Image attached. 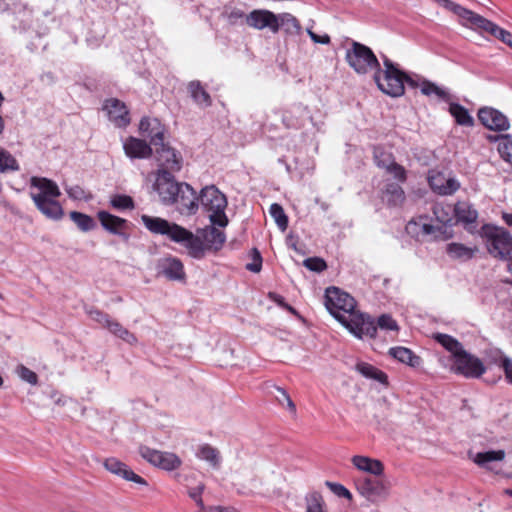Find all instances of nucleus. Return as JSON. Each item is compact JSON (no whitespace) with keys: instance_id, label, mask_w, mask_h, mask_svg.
I'll use <instances>...</instances> for the list:
<instances>
[{"instance_id":"f257e3e1","label":"nucleus","mask_w":512,"mask_h":512,"mask_svg":"<svg viewBox=\"0 0 512 512\" xmlns=\"http://www.w3.org/2000/svg\"><path fill=\"white\" fill-rule=\"evenodd\" d=\"M324 299L329 313L354 336L359 339L376 336L374 320L356 310V301L351 295L332 286L326 289Z\"/></svg>"},{"instance_id":"f03ea898","label":"nucleus","mask_w":512,"mask_h":512,"mask_svg":"<svg viewBox=\"0 0 512 512\" xmlns=\"http://www.w3.org/2000/svg\"><path fill=\"white\" fill-rule=\"evenodd\" d=\"M141 221L151 233L167 236L171 241L185 247L192 258L202 259L205 256V245L201 238L186 228L166 219L149 215H142Z\"/></svg>"},{"instance_id":"7ed1b4c3","label":"nucleus","mask_w":512,"mask_h":512,"mask_svg":"<svg viewBox=\"0 0 512 512\" xmlns=\"http://www.w3.org/2000/svg\"><path fill=\"white\" fill-rule=\"evenodd\" d=\"M434 1L446 10H449L457 15L463 25H466L475 30L486 32L512 48V34L509 31L502 29L492 21L451 0Z\"/></svg>"},{"instance_id":"20e7f679","label":"nucleus","mask_w":512,"mask_h":512,"mask_svg":"<svg viewBox=\"0 0 512 512\" xmlns=\"http://www.w3.org/2000/svg\"><path fill=\"white\" fill-rule=\"evenodd\" d=\"M198 203L209 213L211 224L225 227L228 218L225 214L227 198L215 185L205 186L201 189Z\"/></svg>"},{"instance_id":"39448f33","label":"nucleus","mask_w":512,"mask_h":512,"mask_svg":"<svg viewBox=\"0 0 512 512\" xmlns=\"http://www.w3.org/2000/svg\"><path fill=\"white\" fill-rule=\"evenodd\" d=\"M345 59L357 74L365 75L380 68V62L372 49L356 41H353L351 48L346 51Z\"/></svg>"},{"instance_id":"423d86ee","label":"nucleus","mask_w":512,"mask_h":512,"mask_svg":"<svg viewBox=\"0 0 512 512\" xmlns=\"http://www.w3.org/2000/svg\"><path fill=\"white\" fill-rule=\"evenodd\" d=\"M481 235L485 238L487 250L493 257L505 259L512 252V236L506 229L485 224Z\"/></svg>"},{"instance_id":"0eeeda50","label":"nucleus","mask_w":512,"mask_h":512,"mask_svg":"<svg viewBox=\"0 0 512 512\" xmlns=\"http://www.w3.org/2000/svg\"><path fill=\"white\" fill-rule=\"evenodd\" d=\"M358 493L371 503L387 499L390 492V483L382 476H361L355 480Z\"/></svg>"},{"instance_id":"6e6552de","label":"nucleus","mask_w":512,"mask_h":512,"mask_svg":"<svg viewBox=\"0 0 512 512\" xmlns=\"http://www.w3.org/2000/svg\"><path fill=\"white\" fill-rule=\"evenodd\" d=\"M405 72L399 67L382 70L381 67L375 71L373 79L377 87L386 95L400 97L404 94Z\"/></svg>"},{"instance_id":"1a4fd4ad","label":"nucleus","mask_w":512,"mask_h":512,"mask_svg":"<svg viewBox=\"0 0 512 512\" xmlns=\"http://www.w3.org/2000/svg\"><path fill=\"white\" fill-rule=\"evenodd\" d=\"M433 215L440 226L429 224L424 222L427 219L426 216H420L416 225L421 226V232L424 235H433L435 238H439L446 233L447 226H450L453 220V208L450 205H443L437 203L433 206Z\"/></svg>"},{"instance_id":"9d476101","label":"nucleus","mask_w":512,"mask_h":512,"mask_svg":"<svg viewBox=\"0 0 512 512\" xmlns=\"http://www.w3.org/2000/svg\"><path fill=\"white\" fill-rule=\"evenodd\" d=\"M180 185H182V183L175 180L172 172L165 169L157 170L153 188L158 193L160 200L164 205L174 204L176 201L175 196L179 193Z\"/></svg>"},{"instance_id":"9b49d317","label":"nucleus","mask_w":512,"mask_h":512,"mask_svg":"<svg viewBox=\"0 0 512 512\" xmlns=\"http://www.w3.org/2000/svg\"><path fill=\"white\" fill-rule=\"evenodd\" d=\"M452 370L465 378H479L486 372V367L481 359L464 349L453 359Z\"/></svg>"},{"instance_id":"f8f14e48","label":"nucleus","mask_w":512,"mask_h":512,"mask_svg":"<svg viewBox=\"0 0 512 512\" xmlns=\"http://www.w3.org/2000/svg\"><path fill=\"white\" fill-rule=\"evenodd\" d=\"M139 453L147 462L165 471L177 470L182 464V460L171 452H163L147 446H141Z\"/></svg>"},{"instance_id":"ddd939ff","label":"nucleus","mask_w":512,"mask_h":512,"mask_svg":"<svg viewBox=\"0 0 512 512\" xmlns=\"http://www.w3.org/2000/svg\"><path fill=\"white\" fill-rule=\"evenodd\" d=\"M155 147L159 169H165L169 172H178L182 168V156L179 151L171 147L164 139L160 143L152 144Z\"/></svg>"},{"instance_id":"4468645a","label":"nucleus","mask_w":512,"mask_h":512,"mask_svg":"<svg viewBox=\"0 0 512 512\" xmlns=\"http://www.w3.org/2000/svg\"><path fill=\"white\" fill-rule=\"evenodd\" d=\"M97 218L101 226L113 235L119 236L123 241L130 240L129 230L132 226L128 220L119 216L113 215L107 211L101 210L97 213Z\"/></svg>"},{"instance_id":"2eb2a0df","label":"nucleus","mask_w":512,"mask_h":512,"mask_svg":"<svg viewBox=\"0 0 512 512\" xmlns=\"http://www.w3.org/2000/svg\"><path fill=\"white\" fill-rule=\"evenodd\" d=\"M480 123L495 132H505L510 129V121L506 115L493 107H482L477 113Z\"/></svg>"},{"instance_id":"dca6fc26","label":"nucleus","mask_w":512,"mask_h":512,"mask_svg":"<svg viewBox=\"0 0 512 512\" xmlns=\"http://www.w3.org/2000/svg\"><path fill=\"white\" fill-rule=\"evenodd\" d=\"M177 210L183 215H194L199 208V196L197 197L196 191L187 183L180 185L179 193L175 196Z\"/></svg>"},{"instance_id":"f3484780","label":"nucleus","mask_w":512,"mask_h":512,"mask_svg":"<svg viewBox=\"0 0 512 512\" xmlns=\"http://www.w3.org/2000/svg\"><path fill=\"white\" fill-rule=\"evenodd\" d=\"M103 465L107 471L122 478L123 480L133 482L140 486H147V481L136 474L127 464L115 457H109L104 460Z\"/></svg>"},{"instance_id":"a211bd4d","label":"nucleus","mask_w":512,"mask_h":512,"mask_svg":"<svg viewBox=\"0 0 512 512\" xmlns=\"http://www.w3.org/2000/svg\"><path fill=\"white\" fill-rule=\"evenodd\" d=\"M248 26L263 30L268 28L272 33H278L277 14L266 9H255L246 16Z\"/></svg>"},{"instance_id":"6ab92c4d","label":"nucleus","mask_w":512,"mask_h":512,"mask_svg":"<svg viewBox=\"0 0 512 512\" xmlns=\"http://www.w3.org/2000/svg\"><path fill=\"white\" fill-rule=\"evenodd\" d=\"M103 110L107 112L109 120L117 127H126L130 123L129 111L125 103L117 98L106 99Z\"/></svg>"},{"instance_id":"aec40b11","label":"nucleus","mask_w":512,"mask_h":512,"mask_svg":"<svg viewBox=\"0 0 512 512\" xmlns=\"http://www.w3.org/2000/svg\"><path fill=\"white\" fill-rule=\"evenodd\" d=\"M159 273L172 281H184L186 274L181 260L176 257H166L158 263Z\"/></svg>"},{"instance_id":"412c9836","label":"nucleus","mask_w":512,"mask_h":512,"mask_svg":"<svg viewBox=\"0 0 512 512\" xmlns=\"http://www.w3.org/2000/svg\"><path fill=\"white\" fill-rule=\"evenodd\" d=\"M30 185L31 189L37 190L30 192L32 199L33 195H39L42 198H58L61 194L57 184L45 177H32Z\"/></svg>"},{"instance_id":"4be33fe9","label":"nucleus","mask_w":512,"mask_h":512,"mask_svg":"<svg viewBox=\"0 0 512 512\" xmlns=\"http://www.w3.org/2000/svg\"><path fill=\"white\" fill-rule=\"evenodd\" d=\"M428 182L431 189L439 195H452L460 188L456 179H446L441 173L429 176Z\"/></svg>"},{"instance_id":"5701e85b","label":"nucleus","mask_w":512,"mask_h":512,"mask_svg":"<svg viewBox=\"0 0 512 512\" xmlns=\"http://www.w3.org/2000/svg\"><path fill=\"white\" fill-rule=\"evenodd\" d=\"M123 148L129 158L145 159L153 153L151 146L145 140L135 137L126 139Z\"/></svg>"},{"instance_id":"b1692460","label":"nucleus","mask_w":512,"mask_h":512,"mask_svg":"<svg viewBox=\"0 0 512 512\" xmlns=\"http://www.w3.org/2000/svg\"><path fill=\"white\" fill-rule=\"evenodd\" d=\"M33 201L37 209L46 217L59 220L63 216V208L56 198H42L39 195H33Z\"/></svg>"},{"instance_id":"393cba45","label":"nucleus","mask_w":512,"mask_h":512,"mask_svg":"<svg viewBox=\"0 0 512 512\" xmlns=\"http://www.w3.org/2000/svg\"><path fill=\"white\" fill-rule=\"evenodd\" d=\"M457 221L463 223L467 230H471L478 218L477 210L468 202H457L453 208Z\"/></svg>"},{"instance_id":"a878e982","label":"nucleus","mask_w":512,"mask_h":512,"mask_svg":"<svg viewBox=\"0 0 512 512\" xmlns=\"http://www.w3.org/2000/svg\"><path fill=\"white\" fill-rule=\"evenodd\" d=\"M139 130L150 138L151 144L160 143L165 133V127L157 118H142L139 124Z\"/></svg>"},{"instance_id":"bb28decb","label":"nucleus","mask_w":512,"mask_h":512,"mask_svg":"<svg viewBox=\"0 0 512 512\" xmlns=\"http://www.w3.org/2000/svg\"><path fill=\"white\" fill-rule=\"evenodd\" d=\"M215 226L216 225L212 224V226L207 227L203 230V239H201V241L205 245V251H219L226 241L225 233L217 229Z\"/></svg>"},{"instance_id":"cd10ccee","label":"nucleus","mask_w":512,"mask_h":512,"mask_svg":"<svg viewBox=\"0 0 512 512\" xmlns=\"http://www.w3.org/2000/svg\"><path fill=\"white\" fill-rule=\"evenodd\" d=\"M278 32L282 30L286 36H298L302 32V26L299 20L291 13L277 14Z\"/></svg>"},{"instance_id":"c85d7f7f","label":"nucleus","mask_w":512,"mask_h":512,"mask_svg":"<svg viewBox=\"0 0 512 512\" xmlns=\"http://www.w3.org/2000/svg\"><path fill=\"white\" fill-rule=\"evenodd\" d=\"M187 90L193 102L200 108H207L212 105V98L199 80L190 81Z\"/></svg>"},{"instance_id":"c756f323","label":"nucleus","mask_w":512,"mask_h":512,"mask_svg":"<svg viewBox=\"0 0 512 512\" xmlns=\"http://www.w3.org/2000/svg\"><path fill=\"white\" fill-rule=\"evenodd\" d=\"M486 139L490 143H497V150L500 157L512 164V135L511 134H497L487 135Z\"/></svg>"},{"instance_id":"7c9ffc66","label":"nucleus","mask_w":512,"mask_h":512,"mask_svg":"<svg viewBox=\"0 0 512 512\" xmlns=\"http://www.w3.org/2000/svg\"><path fill=\"white\" fill-rule=\"evenodd\" d=\"M352 463L358 470L370 473L373 476L383 475L384 466L379 460L356 455L352 457Z\"/></svg>"},{"instance_id":"2f4dec72","label":"nucleus","mask_w":512,"mask_h":512,"mask_svg":"<svg viewBox=\"0 0 512 512\" xmlns=\"http://www.w3.org/2000/svg\"><path fill=\"white\" fill-rule=\"evenodd\" d=\"M196 457L200 460L206 461L209 465L218 469L221 466L222 457L217 448L211 446L210 444H202L198 447L196 451Z\"/></svg>"},{"instance_id":"473e14b6","label":"nucleus","mask_w":512,"mask_h":512,"mask_svg":"<svg viewBox=\"0 0 512 512\" xmlns=\"http://www.w3.org/2000/svg\"><path fill=\"white\" fill-rule=\"evenodd\" d=\"M383 199L389 206L401 205L405 200V193L398 183L387 182L383 190Z\"/></svg>"},{"instance_id":"72a5a7b5","label":"nucleus","mask_w":512,"mask_h":512,"mask_svg":"<svg viewBox=\"0 0 512 512\" xmlns=\"http://www.w3.org/2000/svg\"><path fill=\"white\" fill-rule=\"evenodd\" d=\"M389 355L397 359L399 362L407 364L414 368L418 367L421 363V358L415 355L412 350L406 347H392L389 350Z\"/></svg>"},{"instance_id":"f704fd0d","label":"nucleus","mask_w":512,"mask_h":512,"mask_svg":"<svg viewBox=\"0 0 512 512\" xmlns=\"http://www.w3.org/2000/svg\"><path fill=\"white\" fill-rule=\"evenodd\" d=\"M449 113L460 126L471 127L474 125V119L470 115L468 109L459 103L451 102L449 104Z\"/></svg>"},{"instance_id":"c9c22d12","label":"nucleus","mask_w":512,"mask_h":512,"mask_svg":"<svg viewBox=\"0 0 512 512\" xmlns=\"http://www.w3.org/2000/svg\"><path fill=\"white\" fill-rule=\"evenodd\" d=\"M505 457L503 450H490L485 452H478L472 456V460L480 467L490 469V464L496 461H502Z\"/></svg>"},{"instance_id":"e433bc0d","label":"nucleus","mask_w":512,"mask_h":512,"mask_svg":"<svg viewBox=\"0 0 512 512\" xmlns=\"http://www.w3.org/2000/svg\"><path fill=\"white\" fill-rule=\"evenodd\" d=\"M433 338L452 354L453 359L464 350L463 345L451 335L436 333Z\"/></svg>"},{"instance_id":"4c0bfd02","label":"nucleus","mask_w":512,"mask_h":512,"mask_svg":"<svg viewBox=\"0 0 512 512\" xmlns=\"http://www.w3.org/2000/svg\"><path fill=\"white\" fill-rule=\"evenodd\" d=\"M356 368H357V371L364 377L369 378V379H374L377 382L384 384V385L388 384L387 374L385 372H383L382 370L376 368L375 366H373L369 363L361 362V363L357 364Z\"/></svg>"},{"instance_id":"58836bf2","label":"nucleus","mask_w":512,"mask_h":512,"mask_svg":"<svg viewBox=\"0 0 512 512\" xmlns=\"http://www.w3.org/2000/svg\"><path fill=\"white\" fill-rule=\"evenodd\" d=\"M106 329H108L109 332L112 333L114 336L122 339L128 344L133 345L137 343L136 336L133 333H131L128 329L123 327L121 323L112 318L107 324Z\"/></svg>"},{"instance_id":"ea45409f","label":"nucleus","mask_w":512,"mask_h":512,"mask_svg":"<svg viewBox=\"0 0 512 512\" xmlns=\"http://www.w3.org/2000/svg\"><path fill=\"white\" fill-rule=\"evenodd\" d=\"M446 251L454 259L469 260L474 256L476 249L453 242L447 245Z\"/></svg>"},{"instance_id":"a19ab883","label":"nucleus","mask_w":512,"mask_h":512,"mask_svg":"<svg viewBox=\"0 0 512 512\" xmlns=\"http://www.w3.org/2000/svg\"><path fill=\"white\" fill-rule=\"evenodd\" d=\"M20 170L17 159L5 148L0 146V173H12Z\"/></svg>"},{"instance_id":"79ce46f5","label":"nucleus","mask_w":512,"mask_h":512,"mask_svg":"<svg viewBox=\"0 0 512 512\" xmlns=\"http://www.w3.org/2000/svg\"><path fill=\"white\" fill-rule=\"evenodd\" d=\"M69 216L82 232H89L97 226L95 220L87 214L78 211H71Z\"/></svg>"},{"instance_id":"37998d69","label":"nucleus","mask_w":512,"mask_h":512,"mask_svg":"<svg viewBox=\"0 0 512 512\" xmlns=\"http://www.w3.org/2000/svg\"><path fill=\"white\" fill-rule=\"evenodd\" d=\"M422 94L428 97L436 96L438 99L443 100L445 102H449L451 98L449 92L446 89L436 85L435 83L429 80L423 83Z\"/></svg>"},{"instance_id":"c03bdc74","label":"nucleus","mask_w":512,"mask_h":512,"mask_svg":"<svg viewBox=\"0 0 512 512\" xmlns=\"http://www.w3.org/2000/svg\"><path fill=\"white\" fill-rule=\"evenodd\" d=\"M374 161L377 167L386 169L395 162L393 154L386 151L382 146H375L373 149Z\"/></svg>"},{"instance_id":"a18cd8bd","label":"nucleus","mask_w":512,"mask_h":512,"mask_svg":"<svg viewBox=\"0 0 512 512\" xmlns=\"http://www.w3.org/2000/svg\"><path fill=\"white\" fill-rule=\"evenodd\" d=\"M271 217L276 222L278 228L283 232L288 227V217L285 214L283 207L278 203H273L269 209Z\"/></svg>"},{"instance_id":"49530a36","label":"nucleus","mask_w":512,"mask_h":512,"mask_svg":"<svg viewBox=\"0 0 512 512\" xmlns=\"http://www.w3.org/2000/svg\"><path fill=\"white\" fill-rule=\"evenodd\" d=\"M306 512H328L323 497L318 492H313L306 497Z\"/></svg>"},{"instance_id":"de8ad7c7","label":"nucleus","mask_w":512,"mask_h":512,"mask_svg":"<svg viewBox=\"0 0 512 512\" xmlns=\"http://www.w3.org/2000/svg\"><path fill=\"white\" fill-rule=\"evenodd\" d=\"M110 204L114 209L119 211L132 210L135 207L133 198L124 194L113 195Z\"/></svg>"},{"instance_id":"09e8293b","label":"nucleus","mask_w":512,"mask_h":512,"mask_svg":"<svg viewBox=\"0 0 512 512\" xmlns=\"http://www.w3.org/2000/svg\"><path fill=\"white\" fill-rule=\"evenodd\" d=\"M293 112L299 113L301 115H307L308 114L307 108L302 107V106H297L293 110L285 112V114L283 116V122L288 128H299L302 126V122L298 119H296L295 121L292 120Z\"/></svg>"},{"instance_id":"8fccbe9b","label":"nucleus","mask_w":512,"mask_h":512,"mask_svg":"<svg viewBox=\"0 0 512 512\" xmlns=\"http://www.w3.org/2000/svg\"><path fill=\"white\" fill-rule=\"evenodd\" d=\"M222 16L227 20L230 25H236L243 18L246 19L244 11L239 8H225L222 13Z\"/></svg>"},{"instance_id":"3c124183","label":"nucleus","mask_w":512,"mask_h":512,"mask_svg":"<svg viewBox=\"0 0 512 512\" xmlns=\"http://www.w3.org/2000/svg\"><path fill=\"white\" fill-rule=\"evenodd\" d=\"M250 256H251L252 261L250 263H247L245 268L248 271L253 272V273L260 272L262 269V261H263L261 253L259 252V250L257 248H253L250 251Z\"/></svg>"},{"instance_id":"603ef678","label":"nucleus","mask_w":512,"mask_h":512,"mask_svg":"<svg viewBox=\"0 0 512 512\" xmlns=\"http://www.w3.org/2000/svg\"><path fill=\"white\" fill-rule=\"evenodd\" d=\"M204 489H205V484L202 482H199L194 487H187V493H188L189 497L195 501V503L197 504V506L200 507V509H204V503L202 500V493H203Z\"/></svg>"},{"instance_id":"864d4df0","label":"nucleus","mask_w":512,"mask_h":512,"mask_svg":"<svg viewBox=\"0 0 512 512\" xmlns=\"http://www.w3.org/2000/svg\"><path fill=\"white\" fill-rule=\"evenodd\" d=\"M375 327L383 330H398L397 322L389 314H382L378 317L377 322H374Z\"/></svg>"},{"instance_id":"5fc2aeb1","label":"nucleus","mask_w":512,"mask_h":512,"mask_svg":"<svg viewBox=\"0 0 512 512\" xmlns=\"http://www.w3.org/2000/svg\"><path fill=\"white\" fill-rule=\"evenodd\" d=\"M304 266L310 271L322 272L327 268L326 262L319 257H310L304 260Z\"/></svg>"},{"instance_id":"6e6d98bb","label":"nucleus","mask_w":512,"mask_h":512,"mask_svg":"<svg viewBox=\"0 0 512 512\" xmlns=\"http://www.w3.org/2000/svg\"><path fill=\"white\" fill-rule=\"evenodd\" d=\"M385 171L393 175L394 178L400 183H404L407 180V173L405 168L398 164L396 161L391 166H388Z\"/></svg>"},{"instance_id":"4d7b16f0","label":"nucleus","mask_w":512,"mask_h":512,"mask_svg":"<svg viewBox=\"0 0 512 512\" xmlns=\"http://www.w3.org/2000/svg\"><path fill=\"white\" fill-rule=\"evenodd\" d=\"M17 371H18V375H19V377H20L23 381H25V382H27V383H29V384H31V385H36V384H37V382H38V376H37V374H36L34 371H32L31 369H29V368L25 367L24 365H20V366L18 367Z\"/></svg>"},{"instance_id":"13d9d810","label":"nucleus","mask_w":512,"mask_h":512,"mask_svg":"<svg viewBox=\"0 0 512 512\" xmlns=\"http://www.w3.org/2000/svg\"><path fill=\"white\" fill-rule=\"evenodd\" d=\"M404 78V85L406 84L408 87L413 89L420 87V89L422 90L423 83L427 81V79H424L417 74H408L406 72Z\"/></svg>"},{"instance_id":"bf43d9fd","label":"nucleus","mask_w":512,"mask_h":512,"mask_svg":"<svg viewBox=\"0 0 512 512\" xmlns=\"http://www.w3.org/2000/svg\"><path fill=\"white\" fill-rule=\"evenodd\" d=\"M276 390L279 393V396H276L278 402L281 405H284L286 403L287 408L291 412H295L296 411V406H295L294 402L292 401V399L290 398V396L288 395V393L286 392V390H284L281 387H276Z\"/></svg>"},{"instance_id":"052dcab7","label":"nucleus","mask_w":512,"mask_h":512,"mask_svg":"<svg viewBox=\"0 0 512 512\" xmlns=\"http://www.w3.org/2000/svg\"><path fill=\"white\" fill-rule=\"evenodd\" d=\"M89 316L92 320L99 323L102 327L106 328L107 324L109 323L111 317L98 309H91L89 311Z\"/></svg>"},{"instance_id":"680f3d73","label":"nucleus","mask_w":512,"mask_h":512,"mask_svg":"<svg viewBox=\"0 0 512 512\" xmlns=\"http://www.w3.org/2000/svg\"><path fill=\"white\" fill-rule=\"evenodd\" d=\"M326 485L331 489L332 492H334L337 496L343 497L346 499H351L352 494L351 492L342 484L339 483H333V482H326Z\"/></svg>"},{"instance_id":"e2e57ef3","label":"nucleus","mask_w":512,"mask_h":512,"mask_svg":"<svg viewBox=\"0 0 512 512\" xmlns=\"http://www.w3.org/2000/svg\"><path fill=\"white\" fill-rule=\"evenodd\" d=\"M500 367L503 369L506 380L512 384V359L507 356L500 358Z\"/></svg>"},{"instance_id":"0e129e2a","label":"nucleus","mask_w":512,"mask_h":512,"mask_svg":"<svg viewBox=\"0 0 512 512\" xmlns=\"http://www.w3.org/2000/svg\"><path fill=\"white\" fill-rule=\"evenodd\" d=\"M65 191L71 199L81 200L84 198L85 192L79 185L66 187Z\"/></svg>"},{"instance_id":"69168bd1","label":"nucleus","mask_w":512,"mask_h":512,"mask_svg":"<svg viewBox=\"0 0 512 512\" xmlns=\"http://www.w3.org/2000/svg\"><path fill=\"white\" fill-rule=\"evenodd\" d=\"M307 33L314 43L329 44L331 41L330 36L328 34L320 36L314 33L311 29H307Z\"/></svg>"},{"instance_id":"338daca9","label":"nucleus","mask_w":512,"mask_h":512,"mask_svg":"<svg viewBox=\"0 0 512 512\" xmlns=\"http://www.w3.org/2000/svg\"><path fill=\"white\" fill-rule=\"evenodd\" d=\"M269 298L275 302L277 305H279L280 307L284 308L286 302H285V299L283 296L277 294V293H274V292H270L269 293Z\"/></svg>"},{"instance_id":"774afa93","label":"nucleus","mask_w":512,"mask_h":512,"mask_svg":"<svg viewBox=\"0 0 512 512\" xmlns=\"http://www.w3.org/2000/svg\"><path fill=\"white\" fill-rule=\"evenodd\" d=\"M381 58H382V61H383V66H384L383 70H388V69H392V68L398 67V65L395 64L391 59H389L385 54H382Z\"/></svg>"}]
</instances>
